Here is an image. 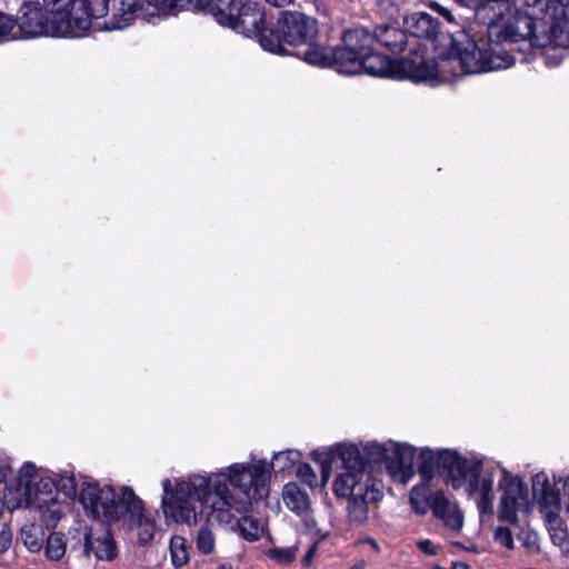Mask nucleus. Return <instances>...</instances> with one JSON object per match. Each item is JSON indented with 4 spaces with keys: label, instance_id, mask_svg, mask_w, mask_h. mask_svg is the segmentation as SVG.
<instances>
[{
    "label": "nucleus",
    "instance_id": "44",
    "mask_svg": "<svg viewBox=\"0 0 569 569\" xmlns=\"http://www.w3.org/2000/svg\"><path fill=\"white\" fill-rule=\"evenodd\" d=\"M430 8L443 17L449 23H455V17L448 8L437 2H431Z\"/></svg>",
    "mask_w": 569,
    "mask_h": 569
},
{
    "label": "nucleus",
    "instance_id": "21",
    "mask_svg": "<svg viewBox=\"0 0 569 569\" xmlns=\"http://www.w3.org/2000/svg\"><path fill=\"white\" fill-rule=\"evenodd\" d=\"M219 525L229 528L232 531H238L240 536L248 541L259 540L264 532L263 523L259 519L248 516V512L237 515L233 523Z\"/></svg>",
    "mask_w": 569,
    "mask_h": 569
},
{
    "label": "nucleus",
    "instance_id": "33",
    "mask_svg": "<svg viewBox=\"0 0 569 569\" xmlns=\"http://www.w3.org/2000/svg\"><path fill=\"white\" fill-rule=\"evenodd\" d=\"M331 49L327 47H309L303 52V60L315 67L320 68H330L332 63L331 59Z\"/></svg>",
    "mask_w": 569,
    "mask_h": 569
},
{
    "label": "nucleus",
    "instance_id": "20",
    "mask_svg": "<svg viewBox=\"0 0 569 569\" xmlns=\"http://www.w3.org/2000/svg\"><path fill=\"white\" fill-rule=\"evenodd\" d=\"M83 552L87 557L94 555L98 560L111 561L117 556V549L109 531L96 537L91 531L84 536Z\"/></svg>",
    "mask_w": 569,
    "mask_h": 569
},
{
    "label": "nucleus",
    "instance_id": "17",
    "mask_svg": "<svg viewBox=\"0 0 569 569\" xmlns=\"http://www.w3.org/2000/svg\"><path fill=\"white\" fill-rule=\"evenodd\" d=\"M109 0L106 6H108ZM142 8L141 0H111V8L107 7L103 16L109 13L104 22L106 30H122L133 23L138 12Z\"/></svg>",
    "mask_w": 569,
    "mask_h": 569
},
{
    "label": "nucleus",
    "instance_id": "39",
    "mask_svg": "<svg viewBox=\"0 0 569 569\" xmlns=\"http://www.w3.org/2000/svg\"><path fill=\"white\" fill-rule=\"evenodd\" d=\"M458 6L461 8H466L468 10L473 11L477 16L481 11H486L487 9H492L496 0H455Z\"/></svg>",
    "mask_w": 569,
    "mask_h": 569
},
{
    "label": "nucleus",
    "instance_id": "18",
    "mask_svg": "<svg viewBox=\"0 0 569 569\" xmlns=\"http://www.w3.org/2000/svg\"><path fill=\"white\" fill-rule=\"evenodd\" d=\"M406 31L420 39L436 40L439 33V22L427 12H413L403 19Z\"/></svg>",
    "mask_w": 569,
    "mask_h": 569
},
{
    "label": "nucleus",
    "instance_id": "15",
    "mask_svg": "<svg viewBox=\"0 0 569 569\" xmlns=\"http://www.w3.org/2000/svg\"><path fill=\"white\" fill-rule=\"evenodd\" d=\"M283 40L287 44L311 43L318 34V21L299 11H284L278 19Z\"/></svg>",
    "mask_w": 569,
    "mask_h": 569
},
{
    "label": "nucleus",
    "instance_id": "54",
    "mask_svg": "<svg viewBox=\"0 0 569 569\" xmlns=\"http://www.w3.org/2000/svg\"><path fill=\"white\" fill-rule=\"evenodd\" d=\"M311 523L315 525V520L313 519H310V520L307 521V526H310Z\"/></svg>",
    "mask_w": 569,
    "mask_h": 569
},
{
    "label": "nucleus",
    "instance_id": "22",
    "mask_svg": "<svg viewBox=\"0 0 569 569\" xmlns=\"http://www.w3.org/2000/svg\"><path fill=\"white\" fill-rule=\"evenodd\" d=\"M372 36L373 42H378L391 52L402 51L407 43L406 31L392 26H378Z\"/></svg>",
    "mask_w": 569,
    "mask_h": 569
},
{
    "label": "nucleus",
    "instance_id": "6",
    "mask_svg": "<svg viewBox=\"0 0 569 569\" xmlns=\"http://www.w3.org/2000/svg\"><path fill=\"white\" fill-rule=\"evenodd\" d=\"M196 0L203 9L208 10L216 21L236 32L247 37H257L263 29L264 13L260 6L252 1L238 0Z\"/></svg>",
    "mask_w": 569,
    "mask_h": 569
},
{
    "label": "nucleus",
    "instance_id": "43",
    "mask_svg": "<svg viewBox=\"0 0 569 569\" xmlns=\"http://www.w3.org/2000/svg\"><path fill=\"white\" fill-rule=\"evenodd\" d=\"M297 476L309 487L312 488L317 486V476L310 465L299 462Z\"/></svg>",
    "mask_w": 569,
    "mask_h": 569
},
{
    "label": "nucleus",
    "instance_id": "13",
    "mask_svg": "<svg viewBox=\"0 0 569 569\" xmlns=\"http://www.w3.org/2000/svg\"><path fill=\"white\" fill-rule=\"evenodd\" d=\"M485 469L492 472V479L496 473H501L499 487L502 489V496L497 510L499 521L509 525L518 522V511L528 505V489L518 477H511L505 469L495 463H485Z\"/></svg>",
    "mask_w": 569,
    "mask_h": 569
},
{
    "label": "nucleus",
    "instance_id": "23",
    "mask_svg": "<svg viewBox=\"0 0 569 569\" xmlns=\"http://www.w3.org/2000/svg\"><path fill=\"white\" fill-rule=\"evenodd\" d=\"M331 69L343 74H357L361 72L360 56L350 51L345 46L331 49Z\"/></svg>",
    "mask_w": 569,
    "mask_h": 569
},
{
    "label": "nucleus",
    "instance_id": "35",
    "mask_svg": "<svg viewBox=\"0 0 569 569\" xmlns=\"http://www.w3.org/2000/svg\"><path fill=\"white\" fill-rule=\"evenodd\" d=\"M170 552L176 567L186 565L189 560L187 540L179 536L173 537L170 541Z\"/></svg>",
    "mask_w": 569,
    "mask_h": 569
},
{
    "label": "nucleus",
    "instance_id": "38",
    "mask_svg": "<svg viewBox=\"0 0 569 569\" xmlns=\"http://www.w3.org/2000/svg\"><path fill=\"white\" fill-rule=\"evenodd\" d=\"M54 481L57 492L61 491L68 498L76 497L77 483L73 476H59Z\"/></svg>",
    "mask_w": 569,
    "mask_h": 569
},
{
    "label": "nucleus",
    "instance_id": "10",
    "mask_svg": "<svg viewBox=\"0 0 569 569\" xmlns=\"http://www.w3.org/2000/svg\"><path fill=\"white\" fill-rule=\"evenodd\" d=\"M363 453L367 470L370 463L386 462L392 476L402 483H407L413 476L416 448L408 443L373 441L363 447Z\"/></svg>",
    "mask_w": 569,
    "mask_h": 569
},
{
    "label": "nucleus",
    "instance_id": "51",
    "mask_svg": "<svg viewBox=\"0 0 569 569\" xmlns=\"http://www.w3.org/2000/svg\"><path fill=\"white\" fill-rule=\"evenodd\" d=\"M7 478V469L3 465H0V483L6 481Z\"/></svg>",
    "mask_w": 569,
    "mask_h": 569
},
{
    "label": "nucleus",
    "instance_id": "32",
    "mask_svg": "<svg viewBox=\"0 0 569 569\" xmlns=\"http://www.w3.org/2000/svg\"><path fill=\"white\" fill-rule=\"evenodd\" d=\"M67 551V539L63 533L52 532L44 546L46 557L51 561H59Z\"/></svg>",
    "mask_w": 569,
    "mask_h": 569
},
{
    "label": "nucleus",
    "instance_id": "7",
    "mask_svg": "<svg viewBox=\"0 0 569 569\" xmlns=\"http://www.w3.org/2000/svg\"><path fill=\"white\" fill-rule=\"evenodd\" d=\"M543 9L539 7L538 0H535L531 11L516 9L509 12L500 22L489 24L488 36L490 40L498 41L501 44L503 42H525L529 44V48H537L533 40L541 38L537 30L541 28Z\"/></svg>",
    "mask_w": 569,
    "mask_h": 569
},
{
    "label": "nucleus",
    "instance_id": "47",
    "mask_svg": "<svg viewBox=\"0 0 569 569\" xmlns=\"http://www.w3.org/2000/svg\"><path fill=\"white\" fill-rule=\"evenodd\" d=\"M11 545V538L9 532L2 531L0 533V551H6Z\"/></svg>",
    "mask_w": 569,
    "mask_h": 569
},
{
    "label": "nucleus",
    "instance_id": "27",
    "mask_svg": "<svg viewBox=\"0 0 569 569\" xmlns=\"http://www.w3.org/2000/svg\"><path fill=\"white\" fill-rule=\"evenodd\" d=\"M533 495L546 507L558 508L559 495L555 491L553 486L548 481L546 475H536L532 480Z\"/></svg>",
    "mask_w": 569,
    "mask_h": 569
},
{
    "label": "nucleus",
    "instance_id": "3",
    "mask_svg": "<svg viewBox=\"0 0 569 569\" xmlns=\"http://www.w3.org/2000/svg\"><path fill=\"white\" fill-rule=\"evenodd\" d=\"M418 471L423 481H429L438 472L455 489L465 488L470 496H477V507L481 516L492 515V472L485 469L483 460L461 458L451 450L435 452L421 449Z\"/></svg>",
    "mask_w": 569,
    "mask_h": 569
},
{
    "label": "nucleus",
    "instance_id": "40",
    "mask_svg": "<svg viewBox=\"0 0 569 569\" xmlns=\"http://www.w3.org/2000/svg\"><path fill=\"white\" fill-rule=\"evenodd\" d=\"M14 21L10 16L0 12V43L8 42L14 39L13 33Z\"/></svg>",
    "mask_w": 569,
    "mask_h": 569
},
{
    "label": "nucleus",
    "instance_id": "12",
    "mask_svg": "<svg viewBox=\"0 0 569 569\" xmlns=\"http://www.w3.org/2000/svg\"><path fill=\"white\" fill-rule=\"evenodd\" d=\"M541 14V38L533 40L537 48L558 47L569 49V0H538Z\"/></svg>",
    "mask_w": 569,
    "mask_h": 569
},
{
    "label": "nucleus",
    "instance_id": "49",
    "mask_svg": "<svg viewBox=\"0 0 569 569\" xmlns=\"http://www.w3.org/2000/svg\"><path fill=\"white\" fill-rule=\"evenodd\" d=\"M563 490H565V495L568 497V501L566 502V512L569 517V476L565 480Z\"/></svg>",
    "mask_w": 569,
    "mask_h": 569
},
{
    "label": "nucleus",
    "instance_id": "30",
    "mask_svg": "<svg viewBox=\"0 0 569 569\" xmlns=\"http://www.w3.org/2000/svg\"><path fill=\"white\" fill-rule=\"evenodd\" d=\"M433 496L427 485L415 486L410 492V505L418 515H425L429 509L432 510Z\"/></svg>",
    "mask_w": 569,
    "mask_h": 569
},
{
    "label": "nucleus",
    "instance_id": "46",
    "mask_svg": "<svg viewBox=\"0 0 569 569\" xmlns=\"http://www.w3.org/2000/svg\"><path fill=\"white\" fill-rule=\"evenodd\" d=\"M418 547L427 555H436V549L430 540H422L418 542Z\"/></svg>",
    "mask_w": 569,
    "mask_h": 569
},
{
    "label": "nucleus",
    "instance_id": "48",
    "mask_svg": "<svg viewBox=\"0 0 569 569\" xmlns=\"http://www.w3.org/2000/svg\"><path fill=\"white\" fill-rule=\"evenodd\" d=\"M269 4L273 7H286L291 4L295 0H266Z\"/></svg>",
    "mask_w": 569,
    "mask_h": 569
},
{
    "label": "nucleus",
    "instance_id": "26",
    "mask_svg": "<svg viewBox=\"0 0 569 569\" xmlns=\"http://www.w3.org/2000/svg\"><path fill=\"white\" fill-rule=\"evenodd\" d=\"M548 531L552 543L559 547L561 553L569 558V535L562 519L552 510L547 512Z\"/></svg>",
    "mask_w": 569,
    "mask_h": 569
},
{
    "label": "nucleus",
    "instance_id": "5",
    "mask_svg": "<svg viewBox=\"0 0 569 569\" xmlns=\"http://www.w3.org/2000/svg\"><path fill=\"white\" fill-rule=\"evenodd\" d=\"M133 496L131 488L123 487L116 491L109 486L99 487L96 482L84 481L80 487L79 500L88 516L110 525L123 518Z\"/></svg>",
    "mask_w": 569,
    "mask_h": 569
},
{
    "label": "nucleus",
    "instance_id": "50",
    "mask_svg": "<svg viewBox=\"0 0 569 569\" xmlns=\"http://www.w3.org/2000/svg\"><path fill=\"white\" fill-rule=\"evenodd\" d=\"M450 569H469V566L463 561H456Z\"/></svg>",
    "mask_w": 569,
    "mask_h": 569
},
{
    "label": "nucleus",
    "instance_id": "1",
    "mask_svg": "<svg viewBox=\"0 0 569 569\" xmlns=\"http://www.w3.org/2000/svg\"><path fill=\"white\" fill-rule=\"evenodd\" d=\"M268 481L269 469L263 461L234 463L227 473L193 475L188 480H177L174 489L170 479H164L163 513L177 523L190 526L197 521V502H201L211 521L233 523L237 515L250 511L252 500L268 497Z\"/></svg>",
    "mask_w": 569,
    "mask_h": 569
},
{
    "label": "nucleus",
    "instance_id": "31",
    "mask_svg": "<svg viewBox=\"0 0 569 569\" xmlns=\"http://www.w3.org/2000/svg\"><path fill=\"white\" fill-rule=\"evenodd\" d=\"M29 509H36L40 512L41 519L44 525L50 528L54 527L64 513L66 507L58 501V499L51 502L43 503V506L28 507Z\"/></svg>",
    "mask_w": 569,
    "mask_h": 569
},
{
    "label": "nucleus",
    "instance_id": "36",
    "mask_svg": "<svg viewBox=\"0 0 569 569\" xmlns=\"http://www.w3.org/2000/svg\"><path fill=\"white\" fill-rule=\"evenodd\" d=\"M198 550L208 555L211 553L214 549V536L211 529L208 526H203L200 528L197 539H196Z\"/></svg>",
    "mask_w": 569,
    "mask_h": 569
},
{
    "label": "nucleus",
    "instance_id": "9",
    "mask_svg": "<svg viewBox=\"0 0 569 569\" xmlns=\"http://www.w3.org/2000/svg\"><path fill=\"white\" fill-rule=\"evenodd\" d=\"M351 475H339L333 482V492L338 497H349L348 516L355 523L362 525L369 515V503L378 502L382 493L372 480L355 478Z\"/></svg>",
    "mask_w": 569,
    "mask_h": 569
},
{
    "label": "nucleus",
    "instance_id": "34",
    "mask_svg": "<svg viewBox=\"0 0 569 569\" xmlns=\"http://www.w3.org/2000/svg\"><path fill=\"white\" fill-rule=\"evenodd\" d=\"M301 453L297 450H284L273 456L271 467L276 472H284L300 462Z\"/></svg>",
    "mask_w": 569,
    "mask_h": 569
},
{
    "label": "nucleus",
    "instance_id": "52",
    "mask_svg": "<svg viewBox=\"0 0 569 569\" xmlns=\"http://www.w3.org/2000/svg\"><path fill=\"white\" fill-rule=\"evenodd\" d=\"M217 569H232V568H231V566L223 563V565L218 566Z\"/></svg>",
    "mask_w": 569,
    "mask_h": 569
},
{
    "label": "nucleus",
    "instance_id": "4",
    "mask_svg": "<svg viewBox=\"0 0 569 569\" xmlns=\"http://www.w3.org/2000/svg\"><path fill=\"white\" fill-rule=\"evenodd\" d=\"M361 72L380 78L426 81L437 77L438 70L433 60H427L418 51L411 58L390 60L387 56L369 51L360 56Z\"/></svg>",
    "mask_w": 569,
    "mask_h": 569
},
{
    "label": "nucleus",
    "instance_id": "28",
    "mask_svg": "<svg viewBox=\"0 0 569 569\" xmlns=\"http://www.w3.org/2000/svg\"><path fill=\"white\" fill-rule=\"evenodd\" d=\"M257 38L260 46L266 51L279 54L283 53V43L286 42L282 37L281 27L278 23L276 27L264 26Z\"/></svg>",
    "mask_w": 569,
    "mask_h": 569
},
{
    "label": "nucleus",
    "instance_id": "24",
    "mask_svg": "<svg viewBox=\"0 0 569 569\" xmlns=\"http://www.w3.org/2000/svg\"><path fill=\"white\" fill-rule=\"evenodd\" d=\"M282 499L286 507L299 516L306 515L310 510L311 502L308 492L295 482L284 486Z\"/></svg>",
    "mask_w": 569,
    "mask_h": 569
},
{
    "label": "nucleus",
    "instance_id": "2",
    "mask_svg": "<svg viewBox=\"0 0 569 569\" xmlns=\"http://www.w3.org/2000/svg\"><path fill=\"white\" fill-rule=\"evenodd\" d=\"M108 0L23 1L14 21L13 40L37 38H80L103 17Z\"/></svg>",
    "mask_w": 569,
    "mask_h": 569
},
{
    "label": "nucleus",
    "instance_id": "37",
    "mask_svg": "<svg viewBox=\"0 0 569 569\" xmlns=\"http://www.w3.org/2000/svg\"><path fill=\"white\" fill-rule=\"evenodd\" d=\"M192 0H156V9L158 13L171 16L182 10Z\"/></svg>",
    "mask_w": 569,
    "mask_h": 569
},
{
    "label": "nucleus",
    "instance_id": "8",
    "mask_svg": "<svg viewBox=\"0 0 569 569\" xmlns=\"http://www.w3.org/2000/svg\"><path fill=\"white\" fill-rule=\"evenodd\" d=\"M459 61L463 72L480 73L507 69L515 63V57L503 44L490 40L488 36L461 49Z\"/></svg>",
    "mask_w": 569,
    "mask_h": 569
},
{
    "label": "nucleus",
    "instance_id": "42",
    "mask_svg": "<svg viewBox=\"0 0 569 569\" xmlns=\"http://www.w3.org/2000/svg\"><path fill=\"white\" fill-rule=\"evenodd\" d=\"M493 539L507 549H513L515 542L511 530L505 526H498L493 531Z\"/></svg>",
    "mask_w": 569,
    "mask_h": 569
},
{
    "label": "nucleus",
    "instance_id": "19",
    "mask_svg": "<svg viewBox=\"0 0 569 569\" xmlns=\"http://www.w3.org/2000/svg\"><path fill=\"white\" fill-rule=\"evenodd\" d=\"M432 512L452 529L460 530L463 525V517L458 507L451 503L442 491H436L432 498Z\"/></svg>",
    "mask_w": 569,
    "mask_h": 569
},
{
    "label": "nucleus",
    "instance_id": "25",
    "mask_svg": "<svg viewBox=\"0 0 569 569\" xmlns=\"http://www.w3.org/2000/svg\"><path fill=\"white\" fill-rule=\"evenodd\" d=\"M342 42L346 48L357 53V56H366L372 50L373 36L366 28H353L343 33Z\"/></svg>",
    "mask_w": 569,
    "mask_h": 569
},
{
    "label": "nucleus",
    "instance_id": "11",
    "mask_svg": "<svg viewBox=\"0 0 569 569\" xmlns=\"http://www.w3.org/2000/svg\"><path fill=\"white\" fill-rule=\"evenodd\" d=\"M37 468L27 462L19 470L14 485V499L12 508L43 506L57 498L56 481L50 477H41L38 481Z\"/></svg>",
    "mask_w": 569,
    "mask_h": 569
},
{
    "label": "nucleus",
    "instance_id": "16",
    "mask_svg": "<svg viewBox=\"0 0 569 569\" xmlns=\"http://www.w3.org/2000/svg\"><path fill=\"white\" fill-rule=\"evenodd\" d=\"M130 530H136L139 543L147 545L154 537L156 522L144 510L142 501L134 495L128 506V511L120 520Z\"/></svg>",
    "mask_w": 569,
    "mask_h": 569
},
{
    "label": "nucleus",
    "instance_id": "45",
    "mask_svg": "<svg viewBox=\"0 0 569 569\" xmlns=\"http://www.w3.org/2000/svg\"><path fill=\"white\" fill-rule=\"evenodd\" d=\"M317 549H318V543L315 542L310 546V548L308 549V551L306 552V555L303 556L302 558V565L305 567H310L312 561H313V558L317 553Z\"/></svg>",
    "mask_w": 569,
    "mask_h": 569
},
{
    "label": "nucleus",
    "instance_id": "53",
    "mask_svg": "<svg viewBox=\"0 0 569 569\" xmlns=\"http://www.w3.org/2000/svg\"><path fill=\"white\" fill-rule=\"evenodd\" d=\"M2 513H3V502L0 499V517L2 516Z\"/></svg>",
    "mask_w": 569,
    "mask_h": 569
},
{
    "label": "nucleus",
    "instance_id": "29",
    "mask_svg": "<svg viewBox=\"0 0 569 569\" xmlns=\"http://www.w3.org/2000/svg\"><path fill=\"white\" fill-rule=\"evenodd\" d=\"M21 540L31 552H38L43 547L44 530L34 522L26 523L20 530Z\"/></svg>",
    "mask_w": 569,
    "mask_h": 569
},
{
    "label": "nucleus",
    "instance_id": "55",
    "mask_svg": "<svg viewBox=\"0 0 569 569\" xmlns=\"http://www.w3.org/2000/svg\"><path fill=\"white\" fill-rule=\"evenodd\" d=\"M362 566H353L351 569H361Z\"/></svg>",
    "mask_w": 569,
    "mask_h": 569
},
{
    "label": "nucleus",
    "instance_id": "14",
    "mask_svg": "<svg viewBox=\"0 0 569 569\" xmlns=\"http://www.w3.org/2000/svg\"><path fill=\"white\" fill-rule=\"evenodd\" d=\"M313 459L321 463L325 480L328 478L335 459H339L345 467V472L341 475H351L359 479L366 476L367 480H372L370 470H367L365 457L353 443L336 445L323 452L315 451Z\"/></svg>",
    "mask_w": 569,
    "mask_h": 569
},
{
    "label": "nucleus",
    "instance_id": "41",
    "mask_svg": "<svg viewBox=\"0 0 569 569\" xmlns=\"http://www.w3.org/2000/svg\"><path fill=\"white\" fill-rule=\"evenodd\" d=\"M298 547L276 548L271 551V558L277 560L279 563H289L297 557Z\"/></svg>",
    "mask_w": 569,
    "mask_h": 569
}]
</instances>
